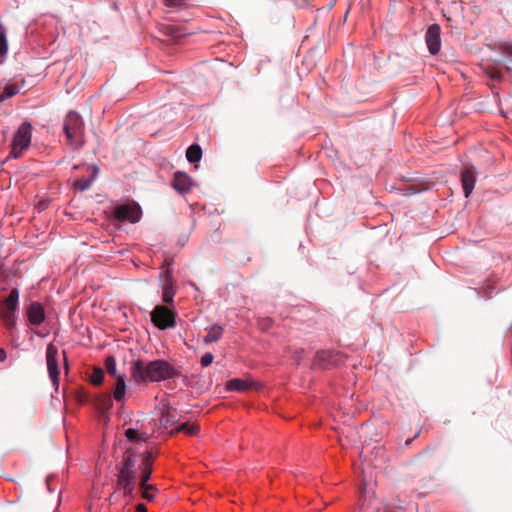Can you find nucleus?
Masks as SVG:
<instances>
[{
	"instance_id": "f257e3e1",
	"label": "nucleus",
	"mask_w": 512,
	"mask_h": 512,
	"mask_svg": "<svg viewBox=\"0 0 512 512\" xmlns=\"http://www.w3.org/2000/svg\"><path fill=\"white\" fill-rule=\"evenodd\" d=\"M173 375V369L164 361H153L145 363L137 360L135 362L132 376L136 382L142 381H161L170 378Z\"/></svg>"
},
{
	"instance_id": "f03ea898",
	"label": "nucleus",
	"mask_w": 512,
	"mask_h": 512,
	"mask_svg": "<svg viewBox=\"0 0 512 512\" xmlns=\"http://www.w3.org/2000/svg\"><path fill=\"white\" fill-rule=\"evenodd\" d=\"M154 458L152 454L148 451L142 454L141 462L138 465L139 475H133V472L130 470V481L133 478H139V491L141 494V498L151 502L155 499L156 488L152 484H148V480L150 479L152 472Z\"/></svg>"
},
{
	"instance_id": "7ed1b4c3",
	"label": "nucleus",
	"mask_w": 512,
	"mask_h": 512,
	"mask_svg": "<svg viewBox=\"0 0 512 512\" xmlns=\"http://www.w3.org/2000/svg\"><path fill=\"white\" fill-rule=\"evenodd\" d=\"M64 133L67 143L72 149H80L84 144V122L81 116L74 111L67 114L64 120Z\"/></svg>"
},
{
	"instance_id": "20e7f679",
	"label": "nucleus",
	"mask_w": 512,
	"mask_h": 512,
	"mask_svg": "<svg viewBox=\"0 0 512 512\" xmlns=\"http://www.w3.org/2000/svg\"><path fill=\"white\" fill-rule=\"evenodd\" d=\"M19 291L14 288L10 291L8 297L3 302L0 308V317L7 329L12 330L16 328L15 312L18 308Z\"/></svg>"
},
{
	"instance_id": "39448f33",
	"label": "nucleus",
	"mask_w": 512,
	"mask_h": 512,
	"mask_svg": "<svg viewBox=\"0 0 512 512\" xmlns=\"http://www.w3.org/2000/svg\"><path fill=\"white\" fill-rule=\"evenodd\" d=\"M32 126L28 122H24L16 131L13 141L10 156L19 158L23 150L27 149L31 143Z\"/></svg>"
},
{
	"instance_id": "423d86ee",
	"label": "nucleus",
	"mask_w": 512,
	"mask_h": 512,
	"mask_svg": "<svg viewBox=\"0 0 512 512\" xmlns=\"http://www.w3.org/2000/svg\"><path fill=\"white\" fill-rule=\"evenodd\" d=\"M175 313L168 307L157 305L151 313V320L161 330L173 328L176 325Z\"/></svg>"
},
{
	"instance_id": "0eeeda50",
	"label": "nucleus",
	"mask_w": 512,
	"mask_h": 512,
	"mask_svg": "<svg viewBox=\"0 0 512 512\" xmlns=\"http://www.w3.org/2000/svg\"><path fill=\"white\" fill-rule=\"evenodd\" d=\"M58 348L50 343L46 348V362L47 369L49 373V377L53 383V385L57 386L59 383V367H58Z\"/></svg>"
},
{
	"instance_id": "6e6552de",
	"label": "nucleus",
	"mask_w": 512,
	"mask_h": 512,
	"mask_svg": "<svg viewBox=\"0 0 512 512\" xmlns=\"http://www.w3.org/2000/svg\"><path fill=\"white\" fill-rule=\"evenodd\" d=\"M441 28L438 24H432L428 27L425 34V41L429 52L432 55H436L441 48L440 38Z\"/></svg>"
},
{
	"instance_id": "1a4fd4ad",
	"label": "nucleus",
	"mask_w": 512,
	"mask_h": 512,
	"mask_svg": "<svg viewBox=\"0 0 512 512\" xmlns=\"http://www.w3.org/2000/svg\"><path fill=\"white\" fill-rule=\"evenodd\" d=\"M128 493V451H125L122 458V468L118 476L117 489L114 497H125Z\"/></svg>"
},
{
	"instance_id": "9d476101",
	"label": "nucleus",
	"mask_w": 512,
	"mask_h": 512,
	"mask_svg": "<svg viewBox=\"0 0 512 512\" xmlns=\"http://www.w3.org/2000/svg\"><path fill=\"white\" fill-rule=\"evenodd\" d=\"M26 316L30 325L38 326L45 321V311L39 302H32L26 310Z\"/></svg>"
},
{
	"instance_id": "9b49d317",
	"label": "nucleus",
	"mask_w": 512,
	"mask_h": 512,
	"mask_svg": "<svg viewBox=\"0 0 512 512\" xmlns=\"http://www.w3.org/2000/svg\"><path fill=\"white\" fill-rule=\"evenodd\" d=\"M476 182V171L474 167H465L461 171V183L466 198L472 193Z\"/></svg>"
},
{
	"instance_id": "f8f14e48",
	"label": "nucleus",
	"mask_w": 512,
	"mask_h": 512,
	"mask_svg": "<svg viewBox=\"0 0 512 512\" xmlns=\"http://www.w3.org/2000/svg\"><path fill=\"white\" fill-rule=\"evenodd\" d=\"M192 184L191 178L186 173L178 171L174 174L172 186L181 194L189 192Z\"/></svg>"
},
{
	"instance_id": "ddd939ff",
	"label": "nucleus",
	"mask_w": 512,
	"mask_h": 512,
	"mask_svg": "<svg viewBox=\"0 0 512 512\" xmlns=\"http://www.w3.org/2000/svg\"><path fill=\"white\" fill-rule=\"evenodd\" d=\"M150 436L148 428L139 421H136L133 427H130V443L142 441L146 442Z\"/></svg>"
},
{
	"instance_id": "4468645a",
	"label": "nucleus",
	"mask_w": 512,
	"mask_h": 512,
	"mask_svg": "<svg viewBox=\"0 0 512 512\" xmlns=\"http://www.w3.org/2000/svg\"><path fill=\"white\" fill-rule=\"evenodd\" d=\"M162 300L165 303H172L174 297V289H173V281L171 277V272L166 271L164 274V280L162 284Z\"/></svg>"
},
{
	"instance_id": "2eb2a0df",
	"label": "nucleus",
	"mask_w": 512,
	"mask_h": 512,
	"mask_svg": "<svg viewBox=\"0 0 512 512\" xmlns=\"http://www.w3.org/2000/svg\"><path fill=\"white\" fill-rule=\"evenodd\" d=\"M126 384H125V374H119L117 377L115 387L113 390V398L117 402H123L125 397Z\"/></svg>"
},
{
	"instance_id": "dca6fc26",
	"label": "nucleus",
	"mask_w": 512,
	"mask_h": 512,
	"mask_svg": "<svg viewBox=\"0 0 512 512\" xmlns=\"http://www.w3.org/2000/svg\"><path fill=\"white\" fill-rule=\"evenodd\" d=\"M206 331L207 335L203 338V341L208 344L218 341L222 337L224 329L222 326L214 324L206 328Z\"/></svg>"
},
{
	"instance_id": "f3484780",
	"label": "nucleus",
	"mask_w": 512,
	"mask_h": 512,
	"mask_svg": "<svg viewBox=\"0 0 512 512\" xmlns=\"http://www.w3.org/2000/svg\"><path fill=\"white\" fill-rule=\"evenodd\" d=\"M177 416L176 409L169 407L162 412L160 422L165 428L172 427L178 422Z\"/></svg>"
},
{
	"instance_id": "a211bd4d",
	"label": "nucleus",
	"mask_w": 512,
	"mask_h": 512,
	"mask_svg": "<svg viewBox=\"0 0 512 512\" xmlns=\"http://www.w3.org/2000/svg\"><path fill=\"white\" fill-rule=\"evenodd\" d=\"M252 387V383L248 380L234 378L227 383V389L231 391H248Z\"/></svg>"
},
{
	"instance_id": "6ab92c4d",
	"label": "nucleus",
	"mask_w": 512,
	"mask_h": 512,
	"mask_svg": "<svg viewBox=\"0 0 512 512\" xmlns=\"http://www.w3.org/2000/svg\"><path fill=\"white\" fill-rule=\"evenodd\" d=\"M163 34L167 35L173 40H178L186 34L183 32L182 28L176 25H163L162 26Z\"/></svg>"
},
{
	"instance_id": "aec40b11",
	"label": "nucleus",
	"mask_w": 512,
	"mask_h": 512,
	"mask_svg": "<svg viewBox=\"0 0 512 512\" xmlns=\"http://www.w3.org/2000/svg\"><path fill=\"white\" fill-rule=\"evenodd\" d=\"M183 432L187 435L193 436L197 435L199 432V425L196 423L189 424L187 422L180 424L174 430L171 431V435L175 433Z\"/></svg>"
},
{
	"instance_id": "412c9836",
	"label": "nucleus",
	"mask_w": 512,
	"mask_h": 512,
	"mask_svg": "<svg viewBox=\"0 0 512 512\" xmlns=\"http://www.w3.org/2000/svg\"><path fill=\"white\" fill-rule=\"evenodd\" d=\"M202 157V149L198 144H193L188 147L186 151V158L190 163H196L200 161Z\"/></svg>"
},
{
	"instance_id": "4be33fe9",
	"label": "nucleus",
	"mask_w": 512,
	"mask_h": 512,
	"mask_svg": "<svg viewBox=\"0 0 512 512\" xmlns=\"http://www.w3.org/2000/svg\"><path fill=\"white\" fill-rule=\"evenodd\" d=\"M114 220L123 222L128 220V204L116 206L112 210Z\"/></svg>"
},
{
	"instance_id": "5701e85b",
	"label": "nucleus",
	"mask_w": 512,
	"mask_h": 512,
	"mask_svg": "<svg viewBox=\"0 0 512 512\" xmlns=\"http://www.w3.org/2000/svg\"><path fill=\"white\" fill-rule=\"evenodd\" d=\"M97 173H98V169L96 167H93L92 176L90 178L78 179L75 182L76 188L79 189L80 191H85V190L89 189L91 187L93 181L95 180Z\"/></svg>"
},
{
	"instance_id": "b1692460",
	"label": "nucleus",
	"mask_w": 512,
	"mask_h": 512,
	"mask_svg": "<svg viewBox=\"0 0 512 512\" xmlns=\"http://www.w3.org/2000/svg\"><path fill=\"white\" fill-rule=\"evenodd\" d=\"M20 89L17 84H8L4 87L3 91L0 93V103L9 99L19 93Z\"/></svg>"
},
{
	"instance_id": "393cba45",
	"label": "nucleus",
	"mask_w": 512,
	"mask_h": 512,
	"mask_svg": "<svg viewBox=\"0 0 512 512\" xmlns=\"http://www.w3.org/2000/svg\"><path fill=\"white\" fill-rule=\"evenodd\" d=\"M142 217V209L140 205L130 200V223L139 222Z\"/></svg>"
},
{
	"instance_id": "a878e982",
	"label": "nucleus",
	"mask_w": 512,
	"mask_h": 512,
	"mask_svg": "<svg viewBox=\"0 0 512 512\" xmlns=\"http://www.w3.org/2000/svg\"><path fill=\"white\" fill-rule=\"evenodd\" d=\"M96 405L102 412L108 410L112 406V400L109 394L99 396L96 399Z\"/></svg>"
},
{
	"instance_id": "bb28decb",
	"label": "nucleus",
	"mask_w": 512,
	"mask_h": 512,
	"mask_svg": "<svg viewBox=\"0 0 512 512\" xmlns=\"http://www.w3.org/2000/svg\"><path fill=\"white\" fill-rule=\"evenodd\" d=\"M105 368H106L108 374H110L111 376H113L117 379L119 374H117L116 361L113 356H108L105 359Z\"/></svg>"
},
{
	"instance_id": "cd10ccee",
	"label": "nucleus",
	"mask_w": 512,
	"mask_h": 512,
	"mask_svg": "<svg viewBox=\"0 0 512 512\" xmlns=\"http://www.w3.org/2000/svg\"><path fill=\"white\" fill-rule=\"evenodd\" d=\"M104 372L100 368H94L92 374L90 375V381L94 385H100L103 382Z\"/></svg>"
},
{
	"instance_id": "c85d7f7f",
	"label": "nucleus",
	"mask_w": 512,
	"mask_h": 512,
	"mask_svg": "<svg viewBox=\"0 0 512 512\" xmlns=\"http://www.w3.org/2000/svg\"><path fill=\"white\" fill-rule=\"evenodd\" d=\"M7 39L3 30L0 31V56H4L7 52ZM2 61L0 60V64Z\"/></svg>"
},
{
	"instance_id": "c756f323",
	"label": "nucleus",
	"mask_w": 512,
	"mask_h": 512,
	"mask_svg": "<svg viewBox=\"0 0 512 512\" xmlns=\"http://www.w3.org/2000/svg\"><path fill=\"white\" fill-rule=\"evenodd\" d=\"M214 356L212 353H205L201 357V365L204 367L209 366L213 362Z\"/></svg>"
},
{
	"instance_id": "7c9ffc66",
	"label": "nucleus",
	"mask_w": 512,
	"mask_h": 512,
	"mask_svg": "<svg viewBox=\"0 0 512 512\" xmlns=\"http://www.w3.org/2000/svg\"><path fill=\"white\" fill-rule=\"evenodd\" d=\"M184 0H164L166 6L169 7H178L183 4Z\"/></svg>"
},
{
	"instance_id": "2f4dec72",
	"label": "nucleus",
	"mask_w": 512,
	"mask_h": 512,
	"mask_svg": "<svg viewBox=\"0 0 512 512\" xmlns=\"http://www.w3.org/2000/svg\"><path fill=\"white\" fill-rule=\"evenodd\" d=\"M136 512H147L145 504L139 503L135 507Z\"/></svg>"
},
{
	"instance_id": "473e14b6",
	"label": "nucleus",
	"mask_w": 512,
	"mask_h": 512,
	"mask_svg": "<svg viewBox=\"0 0 512 512\" xmlns=\"http://www.w3.org/2000/svg\"><path fill=\"white\" fill-rule=\"evenodd\" d=\"M491 78H492L493 80H497V81H498V80H500V79H501V74H500L498 71H495V72H493V73L491 74Z\"/></svg>"
},
{
	"instance_id": "72a5a7b5",
	"label": "nucleus",
	"mask_w": 512,
	"mask_h": 512,
	"mask_svg": "<svg viewBox=\"0 0 512 512\" xmlns=\"http://www.w3.org/2000/svg\"><path fill=\"white\" fill-rule=\"evenodd\" d=\"M6 356V351L0 348V362L4 361L6 359Z\"/></svg>"
},
{
	"instance_id": "f704fd0d",
	"label": "nucleus",
	"mask_w": 512,
	"mask_h": 512,
	"mask_svg": "<svg viewBox=\"0 0 512 512\" xmlns=\"http://www.w3.org/2000/svg\"><path fill=\"white\" fill-rule=\"evenodd\" d=\"M325 355H326V352H318L317 353L318 358H323Z\"/></svg>"
},
{
	"instance_id": "c9c22d12",
	"label": "nucleus",
	"mask_w": 512,
	"mask_h": 512,
	"mask_svg": "<svg viewBox=\"0 0 512 512\" xmlns=\"http://www.w3.org/2000/svg\"><path fill=\"white\" fill-rule=\"evenodd\" d=\"M507 53H509L510 55H512V48H508V49H507Z\"/></svg>"
},
{
	"instance_id": "e433bc0d",
	"label": "nucleus",
	"mask_w": 512,
	"mask_h": 512,
	"mask_svg": "<svg viewBox=\"0 0 512 512\" xmlns=\"http://www.w3.org/2000/svg\"><path fill=\"white\" fill-rule=\"evenodd\" d=\"M124 435L128 438V429L124 430Z\"/></svg>"
},
{
	"instance_id": "4c0bfd02",
	"label": "nucleus",
	"mask_w": 512,
	"mask_h": 512,
	"mask_svg": "<svg viewBox=\"0 0 512 512\" xmlns=\"http://www.w3.org/2000/svg\"><path fill=\"white\" fill-rule=\"evenodd\" d=\"M412 440H413V439H408V440L406 441V445H409V444L412 442Z\"/></svg>"
},
{
	"instance_id": "58836bf2",
	"label": "nucleus",
	"mask_w": 512,
	"mask_h": 512,
	"mask_svg": "<svg viewBox=\"0 0 512 512\" xmlns=\"http://www.w3.org/2000/svg\"><path fill=\"white\" fill-rule=\"evenodd\" d=\"M63 357H64V360L66 361V352L63 351Z\"/></svg>"
}]
</instances>
